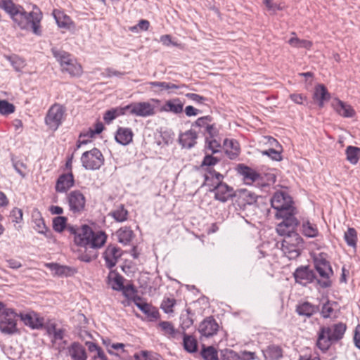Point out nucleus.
<instances>
[{
  "instance_id": "2",
  "label": "nucleus",
  "mask_w": 360,
  "mask_h": 360,
  "mask_svg": "<svg viewBox=\"0 0 360 360\" xmlns=\"http://www.w3.org/2000/svg\"><path fill=\"white\" fill-rule=\"evenodd\" d=\"M346 329V324L342 322L321 327L318 333L316 346L322 352H327L333 343L343 338Z\"/></svg>"
},
{
  "instance_id": "38",
  "label": "nucleus",
  "mask_w": 360,
  "mask_h": 360,
  "mask_svg": "<svg viewBox=\"0 0 360 360\" xmlns=\"http://www.w3.org/2000/svg\"><path fill=\"white\" fill-rule=\"evenodd\" d=\"M292 37L288 41V43L293 48H304L307 49H310L313 45L312 41L301 39L296 36L295 32H292Z\"/></svg>"
},
{
  "instance_id": "17",
  "label": "nucleus",
  "mask_w": 360,
  "mask_h": 360,
  "mask_svg": "<svg viewBox=\"0 0 360 360\" xmlns=\"http://www.w3.org/2000/svg\"><path fill=\"white\" fill-rule=\"evenodd\" d=\"M219 325L213 316L205 318L199 325L198 331L202 336L210 338L217 333Z\"/></svg>"
},
{
  "instance_id": "29",
  "label": "nucleus",
  "mask_w": 360,
  "mask_h": 360,
  "mask_svg": "<svg viewBox=\"0 0 360 360\" xmlns=\"http://www.w3.org/2000/svg\"><path fill=\"white\" fill-rule=\"evenodd\" d=\"M257 195L246 189H241L238 191V202L240 207H245L246 205H253L257 202Z\"/></svg>"
},
{
  "instance_id": "59",
  "label": "nucleus",
  "mask_w": 360,
  "mask_h": 360,
  "mask_svg": "<svg viewBox=\"0 0 360 360\" xmlns=\"http://www.w3.org/2000/svg\"><path fill=\"white\" fill-rule=\"evenodd\" d=\"M334 309L333 308L332 304L328 301L323 305L321 314L323 318L326 319L330 317Z\"/></svg>"
},
{
  "instance_id": "9",
  "label": "nucleus",
  "mask_w": 360,
  "mask_h": 360,
  "mask_svg": "<svg viewBox=\"0 0 360 360\" xmlns=\"http://www.w3.org/2000/svg\"><path fill=\"white\" fill-rule=\"evenodd\" d=\"M18 316L11 309H4L0 313V330L4 334L11 335L18 331L16 322Z\"/></svg>"
},
{
  "instance_id": "46",
  "label": "nucleus",
  "mask_w": 360,
  "mask_h": 360,
  "mask_svg": "<svg viewBox=\"0 0 360 360\" xmlns=\"http://www.w3.org/2000/svg\"><path fill=\"white\" fill-rule=\"evenodd\" d=\"M54 18L60 27H68L71 23V19L69 16L59 11H53Z\"/></svg>"
},
{
  "instance_id": "7",
  "label": "nucleus",
  "mask_w": 360,
  "mask_h": 360,
  "mask_svg": "<svg viewBox=\"0 0 360 360\" xmlns=\"http://www.w3.org/2000/svg\"><path fill=\"white\" fill-rule=\"evenodd\" d=\"M104 157L96 148L84 152L81 157L82 166L89 170L98 169L104 164Z\"/></svg>"
},
{
  "instance_id": "19",
  "label": "nucleus",
  "mask_w": 360,
  "mask_h": 360,
  "mask_svg": "<svg viewBox=\"0 0 360 360\" xmlns=\"http://www.w3.org/2000/svg\"><path fill=\"white\" fill-rule=\"evenodd\" d=\"M45 266L51 271L54 276L69 277L77 273V269L75 267L61 265L58 263H46Z\"/></svg>"
},
{
  "instance_id": "60",
  "label": "nucleus",
  "mask_w": 360,
  "mask_h": 360,
  "mask_svg": "<svg viewBox=\"0 0 360 360\" xmlns=\"http://www.w3.org/2000/svg\"><path fill=\"white\" fill-rule=\"evenodd\" d=\"M219 159H218L215 157H213L211 155H207L205 156V158L202 162L201 166L202 167L207 166L210 167L211 166H214L216 164H217L219 162Z\"/></svg>"
},
{
  "instance_id": "45",
  "label": "nucleus",
  "mask_w": 360,
  "mask_h": 360,
  "mask_svg": "<svg viewBox=\"0 0 360 360\" xmlns=\"http://www.w3.org/2000/svg\"><path fill=\"white\" fill-rule=\"evenodd\" d=\"M200 355L204 360H219L217 350L213 346L202 345Z\"/></svg>"
},
{
  "instance_id": "3",
  "label": "nucleus",
  "mask_w": 360,
  "mask_h": 360,
  "mask_svg": "<svg viewBox=\"0 0 360 360\" xmlns=\"http://www.w3.org/2000/svg\"><path fill=\"white\" fill-rule=\"evenodd\" d=\"M292 198L283 191L276 192L271 199L272 208L276 210L275 217L292 216L297 214V209L293 205Z\"/></svg>"
},
{
  "instance_id": "56",
  "label": "nucleus",
  "mask_w": 360,
  "mask_h": 360,
  "mask_svg": "<svg viewBox=\"0 0 360 360\" xmlns=\"http://www.w3.org/2000/svg\"><path fill=\"white\" fill-rule=\"evenodd\" d=\"M212 121V117L210 115L201 117L196 120V121L193 124V126H196L198 127H204L205 129H206Z\"/></svg>"
},
{
  "instance_id": "64",
  "label": "nucleus",
  "mask_w": 360,
  "mask_h": 360,
  "mask_svg": "<svg viewBox=\"0 0 360 360\" xmlns=\"http://www.w3.org/2000/svg\"><path fill=\"white\" fill-rule=\"evenodd\" d=\"M205 131L209 135L210 139H214L219 134V131L217 129L215 124H210L205 129Z\"/></svg>"
},
{
  "instance_id": "57",
  "label": "nucleus",
  "mask_w": 360,
  "mask_h": 360,
  "mask_svg": "<svg viewBox=\"0 0 360 360\" xmlns=\"http://www.w3.org/2000/svg\"><path fill=\"white\" fill-rule=\"evenodd\" d=\"M206 144L207 145L208 149H210L212 153H217L219 151L221 144L214 139H209L206 137Z\"/></svg>"
},
{
  "instance_id": "16",
  "label": "nucleus",
  "mask_w": 360,
  "mask_h": 360,
  "mask_svg": "<svg viewBox=\"0 0 360 360\" xmlns=\"http://www.w3.org/2000/svg\"><path fill=\"white\" fill-rule=\"evenodd\" d=\"M212 191L214 193L215 200L221 202H227L236 196L233 188L223 182L217 183Z\"/></svg>"
},
{
  "instance_id": "37",
  "label": "nucleus",
  "mask_w": 360,
  "mask_h": 360,
  "mask_svg": "<svg viewBox=\"0 0 360 360\" xmlns=\"http://www.w3.org/2000/svg\"><path fill=\"white\" fill-rule=\"evenodd\" d=\"M314 96L315 99L319 101L320 107H323L324 101H328L330 98L327 89L323 84H319L316 86Z\"/></svg>"
},
{
  "instance_id": "22",
  "label": "nucleus",
  "mask_w": 360,
  "mask_h": 360,
  "mask_svg": "<svg viewBox=\"0 0 360 360\" xmlns=\"http://www.w3.org/2000/svg\"><path fill=\"white\" fill-rule=\"evenodd\" d=\"M332 105L335 112L344 117H353L356 114L355 110L349 104L340 99H335Z\"/></svg>"
},
{
  "instance_id": "27",
  "label": "nucleus",
  "mask_w": 360,
  "mask_h": 360,
  "mask_svg": "<svg viewBox=\"0 0 360 360\" xmlns=\"http://www.w3.org/2000/svg\"><path fill=\"white\" fill-rule=\"evenodd\" d=\"M136 306L145 314L150 321L158 319L160 316L156 307L146 302H137L135 301Z\"/></svg>"
},
{
  "instance_id": "49",
  "label": "nucleus",
  "mask_w": 360,
  "mask_h": 360,
  "mask_svg": "<svg viewBox=\"0 0 360 360\" xmlns=\"http://www.w3.org/2000/svg\"><path fill=\"white\" fill-rule=\"evenodd\" d=\"M176 304V300L174 297H165L160 304V309L166 314L174 312V307Z\"/></svg>"
},
{
  "instance_id": "42",
  "label": "nucleus",
  "mask_w": 360,
  "mask_h": 360,
  "mask_svg": "<svg viewBox=\"0 0 360 360\" xmlns=\"http://www.w3.org/2000/svg\"><path fill=\"white\" fill-rule=\"evenodd\" d=\"M109 284L112 288L117 291H120L124 288V278L117 273L110 272L108 276Z\"/></svg>"
},
{
  "instance_id": "1",
  "label": "nucleus",
  "mask_w": 360,
  "mask_h": 360,
  "mask_svg": "<svg viewBox=\"0 0 360 360\" xmlns=\"http://www.w3.org/2000/svg\"><path fill=\"white\" fill-rule=\"evenodd\" d=\"M0 8L10 15L20 29L31 30L34 34L41 35V21L43 15L36 6L32 11L27 12L22 6L14 4L12 0H0Z\"/></svg>"
},
{
  "instance_id": "43",
  "label": "nucleus",
  "mask_w": 360,
  "mask_h": 360,
  "mask_svg": "<svg viewBox=\"0 0 360 360\" xmlns=\"http://www.w3.org/2000/svg\"><path fill=\"white\" fill-rule=\"evenodd\" d=\"M346 159L352 165H356L360 159V148L349 146L345 150Z\"/></svg>"
},
{
  "instance_id": "18",
  "label": "nucleus",
  "mask_w": 360,
  "mask_h": 360,
  "mask_svg": "<svg viewBox=\"0 0 360 360\" xmlns=\"http://www.w3.org/2000/svg\"><path fill=\"white\" fill-rule=\"evenodd\" d=\"M66 356L71 360H87L86 348L79 342H73L65 349Z\"/></svg>"
},
{
  "instance_id": "32",
  "label": "nucleus",
  "mask_w": 360,
  "mask_h": 360,
  "mask_svg": "<svg viewBox=\"0 0 360 360\" xmlns=\"http://www.w3.org/2000/svg\"><path fill=\"white\" fill-rule=\"evenodd\" d=\"M264 360H278L283 356V349L278 345H271L263 350Z\"/></svg>"
},
{
  "instance_id": "8",
  "label": "nucleus",
  "mask_w": 360,
  "mask_h": 360,
  "mask_svg": "<svg viewBox=\"0 0 360 360\" xmlns=\"http://www.w3.org/2000/svg\"><path fill=\"white\" fill-rule=\"evenodd\" d=\"M67 231L74 236L75 243L81 247H87L90 236H92V229L86 224L81 226L68 225Z\"/></svg>"
},
{
  "instance_id": "23",
  "label": "nucleus",
  "mask_w": 360,
  "mask_h": 360,
  "mask_svg": "<svg viewBox=\"0 0 360 360\" xmlns=\"http://www.w3.org/2000/svg\"><path fill=\"white\" fill-rule=\"evenodd\" d=\"M103 128L104 127L102 122H96L94 129L89 128L86 132H83L80 134L77 147L79 148L82 144H86L90 141V139L93 138L96 134L101 133Z\"/></svg>"
},
{
  "instance_id": "14",
  "label": "nucleus",
  "mask_w": 360,
  "mask_h": 360,
  "mask_svg": "<svg viewBox=\"0 0 360 360\" xmlns=\"http://www.w3.org/2000/svg\"><path fill=\"white\" fill-rule=\"evenodd\" d=\"M122 255V250L121 248L115 245H109L103 253L105 266L110 269L113 268Z\"/></svg>"
},
{
  "instance_id": "10",
  "label": "nucleus",
  "mask_w": 360,
  "mask_h": 360,
  "mask_svg": "<svg viewBox=\"0 0 360 360\" xmlns=\"http://www.w3.org/2000/svg\"><path fill=\"white\" fill-rule=\"evenodd\" d=\"M65 108L58 103H55L49 109L45 117V123L49 129L56 131L62 124L65 115Z\"/></svg>"
},
{
  "instance_id": "20",
  "label": "nucleus",
  "mask_w": 360,
  "mask_h": 360,
  "mask_svg": "<svg viewBox=\"0 0 360 360\" xmlns=\"http://www.w3.org/2000/svg\"><path fill=\"white\" fill-rule=\"evenodd\" d=\"M147 84L152 87V91L157 94H162L164 91L170 94L174 89L187 88V85L184 84L177 85L166 82H149Z\"/></svg>"
},
{
  "instance_id": "54",
  "label": "nucleus",
  "mask_w": 360,
  "mask_h": 360,
  "mask_svg": "<svg viewBox=\"0 0 360 360\" xmlns=\"http://www.w3.org/2000/svg\"><path fill=\"white\" fill-rule=\"evenodd\" d=\"M22 210L21 209L15 207L13 208L10 213V218L12 222L18 224L22 220Z\"/></svg>"
},
{
  "instance_id": "41",
  "label": "nucleus",
  "mask_w": 360,
  "mask_h": 360,
  "mask_svg": "<svg viewBox=\"0 0 360 360\" xmlns=\"http://www.w3.org/2000/svg\"><path fill=\"white\" fill-rule=\"evenodd\" d=\"M117 236L120 243L127 245L132 240L134 233L129 227L124 226L117 231Z\"/></svg>"
},
{
  "instance_id": "35",
  "label": "nucleus",
  "mask_w": 360,
  "mask_h": 360,
  "mask_svg": "<svg viewBox=\"0 0 360 360\" xmlns=\"http://www.w3.org/2000/svg\"><path fill=\"white\" fill-rule=\"evenodd\" d=\"M108 215L117 222H124L128 219L129 212L123 204H120Z\"/></svg>"
},
{
  "instance_id": "51",
  "label": "nucleus",
  "mask_w": 360,
  "mask_h": 360,
  "mask_svg": "<svg viewBox=\"0 0 360 360\" xmlns=\"http://www.w3.org/2000/svg\"><path fill=\"white\" fill-rule=\"evenodd\" d=\"M15 107L6 100H0V113L8 115L15 112Z\"/></svg>"
},
{
  "instance_id": "24",
  "label": "nucleus",
  "mask_w": 360,
  "mask_h": 360,
  "mask_svg": "<svg viewBox=\"0 0 360 360\" xmlns=\"http://www.w3.org/2000/svg\"><path fill=\"white\" fill-rule=\"evenodd\" d=\"M198 134L193 129H189L180 134L179 137V143L183 148H191L197 143Z\"/></svg>"
},
{
  "instance_id": "52",
  "label": "nucleus",
  "mask_w": 360,
  "mask_h": 360,
  "mask_svg": "<svg viewBox=\"0 0 360 360\" xmlns=\"http://www.w3.org/2000/svg\"><path fill=\"white\" fill-rule=\"evenodd\" d=\"M215 178L217 181V183L222 182V179L224 178L223 175L219 172H216L211 167H208L207 169V174H205V181H208L210 179Z\"/></svg>"
},
{
  "instance_id": "53",
  "label": "nucleus",
  "mask_w": 360,
  "mask_h": 360,
  "mask_svg": "<svg viewBox=\"0 0 360 360\" xmlns=\"http://www.w3.org/2000/svg\"><path fill=\"white\" fill-rule=\"evenodd\" d=\"M262 155L270 157L272 160L276 161H281L282 160V155L281 152L276 150V148H270L269 150L262 151Z\"/></svg>"
},
{
  "instance_id": "34",
  "label": "nucleus",
  "mask_w": 360,
  "mask_h": 360,
  "mask_svg": "<svg viewBox=\"0 0 360 360\" xmlns=\"http://www.w3.org/2000/svg\"><path fill=\"white\" fill-rule=\"evenodd\" d=\"M301 232L307 238L317 237L319 233L317 226L315 224L310 222L308 219L302 221Z\"/></svg>"
},
{
  "instance_id": "39",
  "label": "nucleus",
  "mask_w": 360,
  "mask_h": 360,
  "mask_svg": "<svg viewBox=\"0 0 360 360\" xmlns=\"http://www.w3.org/2000/svg\"><path fill=\"white\" fill-rule=\"evenodd\" d=\"M184 103L179 98H174L167 101L165 105L164 110L167 112H172L174 114H179L183 112Z\"/></svg>"
},
{
  "instance_id": "15",
  "label": "nucleus",
  "mask_w": 360,
  "mask_h": 360,
  "mask_svg": "<svg viewBox=\"0 0 360 360\" xmlns=\"http://www.w3.org/2000/svg\"><path fill=\"white\" fill-rule=\"evenodd\" d=\"M293 276L295 282L304 286L312 283L316 278L313 270L309 266H301L297 268Z\"/></svg>"
},
{
  "instance_id": "26",
  "label": "nucleus",
  "mask_w": 360,
  "mask_h": 360,
  "mask_svg": "<svg viewBox=\"0 0 360 360\" xmlns=\"http://www.w3.org/2000/svg\"><path fill=\"white\" fill-rule=\"evenodd\" d=\"M238 171L243 176L247 184L250 185L260 178V174L258 172L244 165H239Z\"/></svg>"
},
{
  "instance_id": "40",
  "label": "nucleus",
  "mask_w": 360,
  "mask_h": 360,
  "mask_svg": "<svg viewBox=\"0 0 360 360\" xmlns=\"http://www.w3.org/2000/svg\"><path fill=\"white\" fill-rule=\"evenodd\" d=\"M85 345L91 353H94L93 356L94 360H108L103 350L97 344L87 341Z\"/></svg>"
},
{
  "instance_id": "36",
  "label": "nucleus",
  "mask_w": 360,
  "mask_h": 360,
  "mask_svg": "<svg viewBox=\"0 0 360 360\" xmlns=\"http://www.w3.org/2000/svg\"><path fill=\"white\" fill-rule=\"evenodd\" d=\"M22 321L26 326L32 329H39L43 326V319H40L35 314H27L21 317Z\"/></svg>"
},
{
  "instance_id": "58",
  "label": "nucleus",
  "mask_w": 360,
  "mask_h": 360,
  "mask_svg": "<svg viewBox=\"0 0 360 360\" xmlns=\"http://www.w3.org/2000/svg\"><path fill=\"white\" fill-rule=\"evenodd\" d=\"M13 167L15 171L22 177H25L26 176V169L27 166L22 161H13Z\"/></svg>"
},
{
  "instance_id": "12",
  "label": "nucleus",
  "mask_w": 360,
  "mask_h": 360,
  "mask_svg": "<svg viewBox=\"0 0 360 360\" xmlns=\"http://www.w3.org/2000/svg\"><path fill=\"white\" fill-rule=\"evenodd\" d=\"M124 109L130 114L139 117H148L155 114L154 106L148 102L132 103Z\"/></svg>"
},
{
  "instance_id": "63",
  "label": "nucleus",
  "mask_w": 360,
  "mask_h": 360,
  "mask_svg": "<svg viewBox=\"0 0 360 360\" xmlns=\"http://www.w3.org/2000/svg\"><path fill=\"white\" fill-rule=\"evenodd\" d=\"M290 98L298 105H302L304 101L307 100V97L302 94H292L290 95Z\"/></svg>"
},
{
  "instance_id": "21",
  "label": "nucleus",
  "mask_w": 360,
  "mask_h": 360,
  "mask_svg": "<svg viewBox=\"0 0 360 360\" xmlns=\"http://www.w3.org/2000/svg\"><path fill=\"white\" fill-rule=\"evenodd\" d=\"M75 184L72 172H68L59 176L56 181L55 189L58 193L67 192Z\"/></svg>"
},
{
  "instance_id": "13",
  "label": "nucleus",
  "mask_w": 360,
  "mask_h": 360,
  "mask_svg": "<svg viewBox=\"0 0 360 360\" xmlns=\"http://www.w3.org/2000/svg\"><path fill=\"white\" fill-rule=\"evenodd\" d=\"M278 219H283V221L277 225L276 229L279 235L285 237L292 233H297L295 231V229L298 226L299 221L295 217V215L279 217Z\"/></svg>"
},
{
  "instance_id": "25",
  "label": "nucleus",
  "mask_w": 360,
  "mask_h": 360,
  "mask_svg": "<svg viewBox=\"0 0 360 360\" xmlns=\"http://www.w3.org/2000/svg\"><path fill=\"white\" fill-rule=\"evenodd\" d=\"M223 147L225 153L231 160L236 159L240 154L239 143L234 139H226L224 141Z\"/></svg>"
},
{
  "instance_id": "28",
  "label": "nucleus",
  "mask_w": 360,
  "mask_h": 360,
  "mask_svg": "<svg viewBox=\"0 0 360 360\" xmlns=\"http://www.w3.org/2000/svg\"><path fill=\"white\" fill-rule=\"evenodd\" d=\"M134 133L130 128L119 127L115 134V140L117 143L126 146L133 140Z\"/></svg>"
},
{
  "instance_id": "47",
  "label": "nucleus",
  "mask_w": 360,
  "mask_h": 360,
  "mask_svg": "<svg viewBox=\"0 0 360 360\" xmlns=\"http://www.w3.org/2000/svg\"><path fill=\"white\" fill-rule=\"evenodd\" d=\"M158 327L160 328L161 330L164 333V335H167L169 338H174L178 333L173 323L170 321H160L158 323Z\"/></svg>"
},
{
  "instance_id": "31",
  "label": "nucleus",
  "mask_w": 360,
  "mask_h": 360,
  "mask_svg": "<svg viewBox=\"0 0 360 360\" xmlns=\"http://www.w3.org/2000/svg\"><path fill=\"white\" fill-rule=\"evenodd\" d=\"M319 311V307L316 305L312 304L309 302H304L300 303L296 307V312L300 316H304L306 317H311Z\"/></svg>"
},
{
  "instance_id": "44",
  "label": "nucleus",
  "mask_w": 360,
  "mask_h": 360,
  "mask_svg": "<svg viewBox=\"0 0 360 360\" xmlns=\"http://www.w3.org/2000/svg\"><path fill=\"white\" fill-rule=\"evenodd\" d=\"M183 345L184 349L188 353H194L198 349V342L196 339L192 336L184 333Z\"/></svg>"
},
{
  "instance_id": "61",
  "label": "nucleus",
  "mask_w": 360,
  "mask_h": 360,
  "mask_svg": "<svg viewBox=\"0 0 360 360\" xmlns=\"http://www.w3.org/2000/svg\"><path fill=\"white\" fill-rule=\"evenodd\" d=\"M263 3L268 11H273L274 13H276V11L282 10V8L279 5L274 3L273 0H263Z\"/></svg>"
},
{
  "instance_id": "11",
  "label": "nucleus",
  "mask_w": 360,
  "mask_h": 360,
  "mask_svg": "<svg viewBox=\"0 0 360 360\" xmlns=\"http://www.w3.org/2000/svg\"><path fill=\"white\" fill-rule=\"evenodd\" d=\"M69 210L74 214H81L85 210L86 198L79 190L68 193L66 196Z\"/></svg>"
},
{
  "instance_id": "48",
  "label": "nucleus",
  "mask_w": 360,
  "mask_h": 360,
  "mask_svg": "<svg viewBox=\"0 0 360 360\" xmlns=\"http://www.w3.org/2000/svg\"><path fill=\"white\" fill-rule=\"evenodd\" d=\"M344 238L349 246L356 248L357 232L354 228H348L347 231L345 232Z\"/></svg>"
},
{
  "instance_id": "50",
  "label": "nucleus",
  "mask_w": 360,
  "mask_h": 360,
  "mask_svg": "<svg viewBox=\"0 0 360 360\" xmlns=\"http://www.w3.org/2000/svg\"><path fill=\"white\" fill-rule=\"evenodd\" d=\"M67 218L65 217H56L53 220V228L57 232H62L65 229H67Z\"/></svg>"
},
{
  "instance_id": "5",
  "label": "nucleus",
  "mask_w": 360,
  "mask_h": 360,
  "mask_svg": "<svg viewBox=\"0 0 360 360\" xmlns=\"http://www.w3.org/2000/svg\"><path fill=\"white\" fill-rule=\"evenodd\" d=\"M303 239L297 233H292L284 237L281 242V249L289 259L297 258L303 248Z\"/></svg>"
},
{
  "instance_id": "4",
  "label": "nucleus",
  "mask_w": 360,
  "mask_h": 360,
  "mask_svg": "<svg viewBox=\"0 0 360 360\" xmlns=\"http://www.w3.org/2000/svg\"><path fill=\"white\" fill-rule=\"evenodd\" d=\"M51 51L53 56L60 63L63 72H68L71 77H79L82 75V65L71 58L70 54L56 49H52Z\"/></svg>"
},
{
  "instance_id": "6",
  "label": "nucleus",
  "mask_w": 360,
  "mask_h": 360,
  "mask_svg": "<svg viewBox=\"0 0 360 360\" xmlns=\"http://www.w3.org/2000/svg\"><path fill=\"white\" fill-rule=\"evenodd\" d=\"M314 267L319 273L321 279L318 280V283L322 288H328L331 285L330 278L333 276V271L330 262L321 255L314 259Z\"/></svg>"
},
{
  "instance_id": "55",
  "label": "nucleus",
  "mask_w": 360,
  "mask_h": 360,
  "mask_svg": "<svg viewBox=\"0 0 360 360\" xmlns=\"http://www.w3.org/2000/svg\"><path fill=\"white\" fill-rule=\"evenodd\" d=\"M65 330L63 328H57L55 326H53L49 329V333L52 334L53 340H63L65 335Z\"/></svg>"
},
{
  "instance_id": "33",
  "label": "nucleus",
  "mask_w": 360,
  "mask_h": 360,
  "mask_svg": "<svg viewBox=\"0 0 360 360\" xmlns=\"http://www.w3.org/2000/svg\"><path fill=\"white\" fill-rule=\"evenodd\" d=\"M107 239L106 234L103 231L94 232L92 231V236H90L89 243L87 247L91 248H100L105 243Z\"/></svg>"
},
{
  "instance_id": "30",
  "label": "nucleus",
  "mask_w": 360,
  "mask_h": 360,
  "mask_svg": "<svg viewBox=\"0 0 360 360\" xmlns=\"http://www.w3.org/2000/svg\"><path fill=\"white\" fill-rule=\"evenodd\" d=\"M32 222L34 229L41 234H46L48 231V227L46 226L41 214L38 210H34L32 213Z\"/></svg>"
},
{
  "instance_id": "62",
  "label": "nucleus",
  "mask_w": 360,
  "mask_h": 360,
  "mask_svg": "<svg viewBox=\"0 0 360 360\" xmlns=\"http://www.w3.org/2000/svg\"><path fill=\"white\" fill-rule=\"evenodd\" d=\"M186 96L197 103H203L207 101L205 97L194 93H188L186 94Z\"/></svg>"
}]
</instances>
